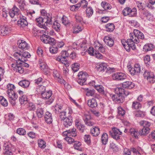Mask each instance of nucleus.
Wrapping results in <instances>:
<instances>
[{
    "label": "nucleus",
    "instance_id": "f257e3e1",
    "mask_svg": "<svg viewBox=\"0 0 155 155\" xmlns=\"http://www.w3.org/2000/svg\"><path fill=\"white\" fill-rule=\"evenodd\" d=\"M130 38L128 39L124 44L122 43L124 48L127 52H129L130 49L135 50L136 49L135 43H139L140 40H143L144 38L143 34L136 29L134 30L133 33H130Z\"/></svg>",
    "mask_w": 155,
    "mask_h": 155
},
{
    "label": "nucleus",
    "instance_id": "f03ea898",
    "mask_svg": "<svg viewBox=\"0 0 155 155\" xmlns=\"http://www.w3.org/2000/svg\"><path fill=\"white\" fill-rule=\"evenodd\" d=\"M14 57L18 61L21 62L26 61L27 60V58H29L30 54L27 51L23 50L22 52L20 51L19 53L15 52L13 54Z\"/></svg>",
    "mask_w": 155,
    "mask_h": 155
},
{
    "label": "nucleus",
    "instance_id": "7ed1b4c3",
    "mask_svg": "<svg viewBox=\"0 0 155 155\" xmlns=\"http://www.w3.org/2000/svg\"><path fill=\"white\" fill-rule=\"evenodd\" d=\"M12 62L11 63V66L12 69L14 71L19 72L20 74H22L24 72V69L21 66V63L19 62L18 61L15 60L13 59L11 60Z\"/></svg>",
    "mask_w": 155,
    "mask_h": 155
},
{
    "label": "nucleus",
    "instance_id": "20e7f679",
    "mask_svg": "<svg viewBox=\"0 0 155 155\" xmlns=\"http://www.w3.org/2000/svg\"><path fill=\"white\" fill-rule=\"evenodd\" d=\"M41 40L44 43L48 44L51 45H55L56 42L55 39L51 38L48 35L43 34L40 37Z\"/></svg>",
    "mask_w": 155,
    "mask_h": 155
},
{
    "label": "nucleus",
    "instance_id": "39448f33",
    "mask_svg": "<svg viewBox=\"0 0 155 155\" xmlns=\"http://www.w3.org/2000/svg\"><path fill=\"white\" fill-rule=\"evenodd\" d=\"M114 94L111 96L112 100L116 103L120 104L123 103L124 101V97L120 94L115 92Z\"/></svg>",
    "mask_w": 155,
    "mask_h": 155
},
{
    "label": "nucleus",
    "instance_id": "423d86ee",
    "mask_svg": "<svg viewBox=\"0 0 155 155\" xmlns=\"http://www.w3.org/2000/svg\"><path fill=\"white\" fill-rule=\"evenodd\" d=\"M110 135L112 137L117 140L120 139V135L122 134V133L120 131L119 129L114 127L112 128V130L109 131Z\"/></svg>",
    "mask_w": 155,
    "mask_h": 155
},
{
    "label": "nucleus",
    "instance_id": "0eeeda50",
    "mask_svg": "<svg viewBox=\"0 0 155 155\" xmlns=\"http://www.w3.org/2000/svg\"><path fill=\"white\" fill-rule=\"evenodd\" d=\"M143 75L144 78L150 83H153L155 82V75L153 72L145 71Z\"/></svg>",
    "mask_w": 155,
    "mask_h": 155
},
{
    "label": "nucleus",
    "instance_id": "6e6552de",
    "mask_svg": "<svg viewBox=\"0 0 155 155\" xmlns=\"http://www.w3.org/2000/svg\"><path fill=\"white\" fill-rule=\"evenodd\" d=\"M52 92L51 90L47 91H45V92L41 93V96L43 99L45 100L48 99V104H50L52 103L54 99L51 97Z\"/></svg>",
    "mask_w": 155,
    "mask_h": 155
},
{
    "label": "nucleus",
    "instance_id": "1a4fd4ad",
    "mask_svg": "<svg viewBox=\"0 0 155 155\" xmlns=\"http://www.w3.org/2000/svg\"><path fill=\"white\" fill-rule=\"evenodd\" d=\"M112 79L117 81H122L126 79L127 76L125 74L122 72H118L112 75Z\"/></svg>",
    "mask_w": 155,
    "mask_h": 155
},
{
    "label": "nucleus",
    "instance_id": "9d476101",
    "mask_svg": "<svg viewBox=\"0 0 155 155\" xmlns=\"http://www.w3.org/2000/svg\"><path fill=\"white\" fill-rule=\"evenodd\" d=\"M44 20H39L37 21L39 27L43 28L46 30L44 31V32L45 33H48V31L47 30V28L45 25H47L48 22L50 24L51 22V20H47L46 21H44Z\"/></svg>",
    "mask_w": 155,
    "mask_h": 155
},
{
    "label": "nucleus",
    "instance_id": "9b49d317",
    "mask_svg": "<svg viewBox=\"0 0 155 155\" xmlns=\"http://www.w3.org/2000/svg\"><path fill=\"white\" fill-rule=\"evenodd\" d=\"M63 135L64 136H72V137H75L77 135L76 129L75 128L73 127L69 130H67L64 131L63 133Z\"/></svg>",
    "mask_w": 155,
    "mask_h": 155
},
{
    "label": "nucleus",
    "instance_id": "f8f14e48",
    "mask_svg": "<svg viewBox=\"0 0 155 155\" xmlns=\"http://www.w3.org/2000/svg\"><path fill=\"white\" fill-rule=\"evenodd\" d=\"M12 29L9 26H0V35L2 36H5L7 35L10 32Z\"/></svg>",
    "mask_w": 155,
    "mask_h": 155
},
{
    "label": "nucleus",
    "instance_id": "ddd939ff",
    "mask_svg": "<svg viewBox=\"0 0 155 155\" xmlns=\"http://www.w3.org/2000/svg\"><path fill=\"white\" fill-rule=\"evenodd\" d=\"M97 70L99 72H107L108 71H109L110 67L107 66L105 63H102L97 66Z\"/></svg>",
    "mask_w": 155,
    "mask_h": 155
},
{
    "label": "nucleus",
    "instance_id": "4468645a",
    "mask_svg": "<svg viewBox=\"0 0 155 155\" xmlns=\"http://www.w3.org/2000/svg\"><path fill=\"white\" fill-rule=\"evenodd\" d=\"M41 16L39 18H36L35 19H38L39 18H42V19H51V16L49 14H47L46 11L44 9H42L41 11Z\"/></svg>",
    "mask_w": 155,
    "mask_h": 155
},
{
    "label": "nucleus",
    "instance_id": "2eb2a0df",
    "mask_svg": "<svg viewBox=\"0 0 155 155\" xmlns=\"http://www.w3.org/2000/svg\"><path fill=\"white\" fill-rule=\"evenodd\" d=\"M7 93L8 94V97L10 100H13L15 101L18 97V96L13 91H7Z\"/></svg>",
    "mask_w": 155,
    "mask_h": 155
},
{
    "label": "nucleus",
    "instance_id": "dca6fc26",
    "mask_svg": "<svg viewBox=\"0 0 155 155\" xmlns=\"http://www.w3.org/2000/svg\"><path fill=\"white\" fill-rule=\"evenodd\" d=\"M104 41L105 43L110 47H112L114 44V41L113 38L109 36L104 37Z\"/></svg>",
    "mask_w": 155,
    "mask_h": 155
},
{
    "label": "nucleus",
    "instance_id": "f3484780",
    "mask_svg": "<svg viewBox=\"0 0 155 155\" xmlns=\"http://www.w3.org/2000/svg\"><path fill=\"white\" fill-rule=\"evenodd\" d=\"M72 120L71 116L68 115V117L63 120V124L65 127H68L72 124Z\"/></svg>",
    "mask_w": 155,
    "mask_h": 155
},
{
    "label": "nucleus",
    "instance_id": "a211bd4d",
    "mask_svg": "<svg viewBox=\"0 0 155 155\" xmlns=\"http://www.w3.org/2000/svg\"><path fill=\"white\" fill-rule=\"evenodd\" d=\"M69 56V54L65 51H62L61 53V55L58 56L56 59L58 61H62L63 60L66 59V58Z\"/></svg>",
    "mask_w": 155,
    "mask_h": 155
},
{
    "label": "nucleus",
    "instance_id": "6ab92c4d",
    "mask_svg": "<svg viewBox=\"0 0 155 155\" xmlns=\"http://www.w3.org/2000/svg\"><path fill=\"white\" fill-rule=\"evenodd\" d=\"M114 92L119 93L122 95L127 96L130 94V93L121 87H117L114 89Z\"/></svg>",
    "mask_w": 155,
    "mask_h": 155
},
{
    "label": "nucleus",
    "instance_id": "aec40b11",
    "mask_svg": "<svg viewBox=\"0 0 155 155\" xmlns=\"http://www.w3.org/2000/svg\"><path fill=\"white\" fill-rule=\"evenodd\" d=\"M19 9L15 6L14 7L12 10L9 11V14L12 18L17 16L18 14Z\"/></svg>",
    "mask_w": 155,
    "mask_h": 155
},
{
    "label": "nucleus",
    "instance_id": "412c9836",
    "mask_svg": "<svg viewBox=\"0 0 155 155\" xmlns=\"http://www.w3.org/2000/svg\"><path fill=\"white\" fill-rule=\"evenodd\" d=\"M95 88L101 94L104 96H107V92L104 90V88L102 85H97L95 86Z\"/></svg>",
    "mask_w": 155,
    "mask_h": 155
},
{
    "label": "nucleus",
    "instance_id": "4be33fe9",
    "mask_svg": "<svg viewBox=\"0 0 155 155\" xmlns=\"http://www.w3.org/2000/svg\"><path fill=\"white\" fill-rule=\"evenodd\" d=\"M45 119L46 123L50 124L52 122V114L48 111H47L45 113Z\"/></svg>",
    "mask_w": 155,
    "mask_h": 155
},
{
    "label": "nucleus",
    "instance_id": "5701e85b",
    "mask_svg": "<svg viewBox=\"0 0 155 155\" xmlns=\"http://www.w3.org/2000/svg\"><path fill=\"white\" fill-rule=\"evenodd\" d=\"M140 65L138 64H135L134 67L132 68L130 70V72L131 75H134L136 73H140Z\"/></svg>",
    "mask_w": 155,
    "mask_h": 155
},
{
    "label": "nucleus",
    "instance_id": "b1692460",
    "mask_svg": "<svg viewBox=\"0 0 155 155\" xmlns=\"http://www.w3.org/2000/svg\"><path fill=\"white\" fill-rule=\"evenodd\" d=\"M19 48L21 49H28V44L23 40H19L17 42Z\"/></svg>",
    "mask_w": 155,
    "mask_h": 155
},
{
    "label": "nucleus",
    "instance_id": "393cba45",
    "mask_svg": "<svg viewBox=\"0 0 155 155\" xmlns=\"http://www.w3.org/2000/svg\"><path fill=\"white\" fill-rule=\"evenodd\" d=\"M134 84L130 81H126L122 83V87L125 88H128L130 89L134 87Z\"/></svg>",
    "mask_w": 155,
    "mask_h": 155
},
{
    "label": "nucleus",
    "instance_id": "a878e982",
    "mask_svg": "<svg viewBox=\"0 0 155 155\" xmlns=\"http://www.w3.org/2000/svg\"><path fill=\"white\" fill-rule=\"evenodd\" d=\"M75 122V125L77 128L81 132H83L85 129L84 126L81 124L78 120H76Z\"/></svg>",
    "mask_w": 155,
    "mask_h": 155
},
{
    "label": "nucleus",
    "instance_id": "bb28decb",
    "mask_svg": "<svg viewBox=\"0 0 155 155\" xmlns=\"http://www.w3.org/2000/svg\"><path fill=\"white\" fill-rule=\"evenodd\" d=\"M87 104L88 106L91 108H94L97 107V104L95 99L92 98L88 101Z\"/></svg>",
    "mask_w": 155,
    "mask_h": 155
},
{
    "label": "nucleus",
    "instance_id": "cd10ccee",
    "mask_svg": "<svg viewBox=\"0 0 155 155\" xmlns=\"http://www.w3.org/2000/svg\"><path fill=\"white\" fill-rule=\"evenodd\" d=\"M44 109L42 107H38L35 112L38 117L39 118H41L44 116Z\"/></svg>",
    "mask_w": 155,
    "mask_h": 155
},
{
    "label": "nucleus",
    "instance_id": "c85d7f7f",
    "mask_svg": "<svg viewBox=\"0 0 155 155\" xmlns=\"http://www.w3.org/2000/svg\"><path fill=\"white\" fill-rule=\"evenodd\" d=\"M30 84L29 81L25 80L21 81L18 83V84L20 86L24 88L28 87Z\"/></svg>",
    "mask_w": 155,
    "mask_h": 155
},
{
    "label": "nucleus",
    "instance_id": "c756f323",
    "mask_svg": "<svg viewBox=\"0 0 155 155\" xmlns=\"http://www.w3.org/2000/svg\"><path fill=\"white\" fill-rule=\"evenodd\" d=\"M154 48V46L152 44H147L144 46L143 50L145 52H147L151 50Z\"/></svg>",
    "mask_w": 155,
    "mask_h": 155
},
{
    "label": "nucleus",
    "instance_id": "7c9ffc66",
    "mask_svg": "<svg viewBox=\"0 0 155 155\" xmlns=\"http://www.w3.org/2000/svg\"><path fill=\"white\" fill-rule=\"evenodd\" d=\"M55 110L56 114H58L59 113L64 110V105L62 104L58 103L55 106Z\"/></svg>",
    "mask_w": 155,
    "mask_h": 155
},
{
    "label": "nucleus",
    "instance_id": "2f4dec72",
    "mask_svg": "<svg viewBox=\"0 0 155 155\" xmlns=\"http://www.w3.org/2000/svg\"><path fill=\"white\" fill-rule=\"evenodd\" d=\"M91 132L93 136H97L100 133V129L98 127H95L91 129Z\"/></svg>",
    "mask_w": 155,
    "mask_h": 155
},
{
    "label": "nucleus",
    "instance_id": "473e14b6",
    "mask_svg": "<svg viewBox=\"0 0 155 155\" xmlns=\"http://www.w3.org/2000/svg\"><path fill=\"white\" fill-rule=\"evenodd\" d=\"M52 27L57 32H58L60 31L61 25L58 22V20H55L54 22Z\"/></svg>",
    "mask_w": 155,
    "mask_h": 155
},
{
    "label": "nucleus",
    "instance_id": "72a5a7b5",
    "mask_svg": "<svg viewBox=\"0 0 155 155\" xmlns=\"http://www.w3.org/2000/svg\"><path fill=\"white\" fill-rule=\"evenodd\" d=\"M19 101L21 104H25L28 102V99L25 95L19 97Z\"/></svg>",
    "mask_w": 155,
    "mask_h": 155
},
{
    "label": "nucleus",
    "instance_id": "f704fd0d",
    "mask_svg": "<svg viewBox=\"0 0 155 155\" xmlns=\"http://www.w3.org/2000/svg\"><path fill=\"white\" fill-rule=\"evenodd\" d=\"M101 5L105 10L110 9L112 8L111 5L105 2H102Z\"/></svg>",
    "mask_w": 155,
    "mask_h": 155
},
{
    "label": "nucleus",
    "instance_id": "c9c22d12",
    "mask_svg": "<svg viewBox=\"0 0 155 155\" xmlns=\"http://www.w3.org/2000/svg\"><path fill=\"white\" fill-rule=\"evenodd\" d=\"M131 135L133 137H134L136 138H137L138 137V136L140 134L139 132L137 131L135 129H131L129 130Z\"/></svg>",
    "mask_w": 155,
    "mask_h": 155
},
{
    "label": "nucleus",
    "instance_id": "e433bc0d",
    "mask_svg": "<svg viewBox=\"0 0 155 155\" xmlns=\"http://www.w3.org/2000/svg\"><path fill=\"white\" fill-rule=\"evenodd\" d=\"M150 128L149 127L145 128L143 127V128L139 131V133L141 135H146L149 133Z\"/></svg>",
    "mask_w": 155,
    "mask_h": 155
},
{
    "label": "nucleus",
    "instance_id": "4c0bfd02",
    "mask_svg": "<svg viewBox=\"0 0 155 155\" xmlns=\"http://www.w3.org/2000/svg\"><path fill=\"white\" fill-rule=\"evenodd\" d=\"M78 78L82 79L83 80H87V77H88L87 73L83 72H80L78 75Z\"/></svg>",
    "mask_w": 155,
    "mask_h": 155
},
{
    "label": "nucleus",
    "instance_id": "58836bf2",
    "mask_svg": "<svg viewBox=\"0 0 155 155\" xmlns=\"http://www.w3.org/2000/svg\"><path fill=\"white\" fill-rule=\"evenodd\" d=\"M108 139V135L106 133L103 134L101 136V141L102 143L104 145L107 144Z\"/></svg>",
    "mask_w": 155,
    "mask_h": 155
},
{
    "label": "nucleus",
    "instance_id": "ea45409f",
    "mask_svg": "<svg viewBox=\"0 0 155 155\" xmlns=\"http://www.w3.org/2000/svg\"><path fill=\"white\" fill-rule=\"evenodd\" d=\"M106 30L108 31H112L114 29V26L112 23H108L106 25Z\"/></svg>",
    "mask_w": 155,
    "mask_h": 155
},
{
    "label": "nucleus",
    "instance_id": "a19ab883",
    "mask_svg": "<svg viewBox=\"0 0 155 155\" xmlns=\"http://www.w3.org/2000/svg\"><path fill=\"white\" fill-rule=\"evenodd\" d=\"M139 123L141 126H143V127H145V128L149 127L151 125L150 122L145 120L141 121Z\"/></svg>",
    "mask_w": 155,
    "mask_h": 155
},
{
    "label": "nucleus",
    "instance_id": "79ce46f5",
    "mask_svg": "<svg viewBox=\"0 0 155 155\" xmlns=\"http://www.w3.org/2000/svg\"><path fill=\"white\" fill-rule=\"evenodd\" d=\"M141 105L140 103L137 101L133 102L132 108L135 109H137L141 107Z\"/></svg>",
    "mask_w": 155,
    "mask_h": 155
},
{
    "label": "nucleus",
    "instance_id": "37998d69",
    "mask_svg": "<svg viewBox=\"0 0 155 155\" xmlns=\"http://www.w3.org/2000/svg\"><path fill=\"white\" fill-rule=\"evenodd\" d=\"M18 25L20 27H23L28 25L27 20H18Z\"/></svg>",
    "mask_w": 155,
    "mask_h": 155
},
{
    "label": "nucleus",
    "instance_id": "c03bdc74",
    "mask_svg": "<svg viewBox=\"0 0 155 155\" xmlns=\"http://www.w3.org/2000/svg\"><path fill=\"white\" fill-rule=\"evenodd\" d=\"M86 11V15L88 18H89L91 16L93 13V9L91 7H89L87 8Z\"/></svg>",
    "mask_w": 155,
    "mask_h": 155
},
{
    "label": "nucleus",
    "instance_id": "a18cd8bd",
    "mask_svg": "<svg viewBox=\"0 0 155 155\" xmlns=\"http://www.w3.org/2000/svg\"><path fill=\"white\" fill-rule=\"evenodd\" d=\"M85 91L86 92V95L87 96H94V95L95 91L94 90L87 88L85 90Z\"/></svg>",
    "mask_w": 155,
    "mask_h": 155
},
{
    "label": "nucleus",
    "instance_id": "49530a36",
    "mask_svg": "<svg viewBox=\"0 0 155 155\" xmlns=\"http://www.w3.org/2000/svg\"><path fill=\"white\" fill-rule=\"evenodd\" d=\"M16 133L20 135H24L26 134L25 129L23 128H19L17 129L16 130Z\"/></svg>",
    "mask_w": 155,
    "mask_h": 155
},
{
    "label": "nucleus",
    "instance_id": "de8ad7c7",
    "mask_svg": "<svg viewBox=\"0 0 155 155\" xmlns=\"http://www.w3.org/2000/svg\"><path fill=\"white\" fill-rule=\"evenodd\" d=\"M28 108L30 111H34L35 110L36 107L35 105L33 103H29L28 104Z\"/></svg>",
    "mask_w": 155,
    "mask_h": 155
},
{
    "label": "nucleus",
    "instance_id": "09e8293b",
    "mask_svg": "<svg viewBox=\"0 0 155 155\" xmlns=\"http://www.w3.org/2000/svg\"><path fill=\"white\" fill-rule=\"evenodd\" d=\"M38 145L42 149L45 148L46 146L45 142L42 139L38 140Z\"/></svg>",
    "mask_w": 155,
    "mask_h": 155
},
{
    "label": "nucleus",
    "instance_id": "8fccbe9b",
    "mask_svg": "<svg viewBox=\"0 0 155 155\" xmlns=\"http://www.w3.org/2000/svg\"><path fill=\"white\" fill-rule=\"evenodd\" d=\"M18 2L19 4V7L21 10L24 9L25 4L24 0H18Z\"/></svg>",
    "mask_w": 155,
    "mask_h": 155
},
{
    "label": "nucleus",
    "instance_id": "3c124183",
    "mask_svg": "<svg viewBox=\"0 0 155 155\" xmlns=\"http://www.w3.org/2000/svg\"><path fill=\"white\" fill-rule=\"evenodd\" d=\"M80 64L78 63H75L72 65V69L74 72L77 71L79 69Z\"/></svg>",
    "mask_w": 155,
    "mask_h": 155
},
{
    "label": "nucleus",
    "instance_id": "603ef678",
    "mask_svg": "<svg viewBox=\"0 0 155 155\" xmlns=\"http://www.w3.org/2000/svg\"><path fill=\"white\" fill-rule=\"evenodd\" d=\"M82 30V28L81 26L78 25L75 27L74 28L73 33L74 34H77Z\"/></svg>",
    "mask_w": 155,
    "mask_h": 155
},
{
    "label": "nucleus",
    "instance_id": "864d4df0",
    "mask_svg": "<svg viewBox=\"0 0 155 155\" xmlns=\"http://www.w3.org/2000/svg\"><path fill=\"white\" fill-rule=\"evenodd\" d=\"M0 102L1 104L3 106H7L8 105L7 101L2 96H0Z\"/></svg>",
    "mask_w": 155,
    "mask_h": 155
},
{
    "label": "nucleus",
    "instance_id": "5fc2aeb1",
    "mask_svg": "<svg viewBox=\"0 0 155 155\" xmlns=\"http://www.w3.org/2000/svg\"><path fill=\"white\" fill-rule=\"evenodd\" d=\"M59 113V115L61 120H63L66 118L68 117V115H66V111H61Z\"/></svg>",
    "mask_w": 155,
    "mask_h": 155
},
{
    "label": "nucleus",
    "instance_id": "6e6d98bb",
    "mask_svg": "<svg viewBox=\"0 0 155 155\" xmlns=\"http://www.w3.org/2000/svg\"><path fill=\"white\" fill-rule=\"evenodd\" d=\"M137 10L136 8H134L132 9L130 8V14H129V17H134L137 15Z\"/></svg>",
    "mask_w": 155,
    "mask_h": 155
},
{
    "label": "nucleus",
    "instance_id": "4d7b16f0",
    "mask_svg": "<svg viewBox=\"0 0 155 155\" xmlns=\"http://www.w3.org/2000/svg\"><path fill=\"white\" fill-rule=\"evenodd\" d=\"M136 4L137 5V7L139 10H143L145 8L144 4L139 1H137Z\"/></svg>",
    "mask_w": 155,
    "mask_h": 155
},
{
    "label": "nucleus",
    "instance_id": "13d9d810",
    "mask_svg": "<svg viewBox=\"0 0 155 155\" xmlns=\"http://www.w3.org/2000/svg\"><path fill=\"white\" fill-rule=\"evenodd\" d=\"M45 90L46 87L42 85L40 86L37 88V91L39 93H41V95L42 93L44 92L45 91H46Z\"/></svg>",
    "mask_w": 155,
    "mask_h": 155
},
{
    "label": "nucleus",
    "instance_id": "bf43d9fd",
    "mask_svg": "<svg viewBox=\"0 0 155 155\" xmlns=\"http://www.w3.org/2000/svg\"><path fill=\"white\" fill-rule=\"evenodd\" d=\"M130 8H126L123 11V14L124 16L128 15L129 16Z\"/></svg>",
    "mask_w": 155,
    "mask_h": 155
},
{
    "label": "nucleus",
    "instance_id": "052dcab7",
    "mask_svg": "<svg viewBox=\"0 0 155 155\" xmlns=\"http://www.w3.org/2000/svg\"><path fill=\"white\" fill-rule=\"evenodd\" d=\"M110 147L114 151L117 152L118 150V147L113 142L110 143Z\"/></svg>",
    "mask_w": 155,
    "mask_h": 155
},
{
    "label": "nucleus",
    "instance_id": "680f3d73",
    "mask_svg": "<svg viewBox=\"0 0 155 155\" xmlns=\"http://www.w3.org/2000/svg\"><path fill=\"white\" fill-rule=\"evenodd\" d=\"M129 22L131 24L132 26L137 27L140 26V24L138 22L136 21L135 20H131Z\"/></svg>",
    "mask_w": 155,
    "mask_h": 155
},
{
    "label": "nucleus",
    "instance_id": "e2e57ef3",
    "mask_svg": "<svg viewBox=\"0 0 155 155\" xmlns=\"http://www.w3.org/2000/svg\"><path fill=\"white\" fill-rule=\"evenodd\" d=\"M58 48L57 47H54L52 46L49 48V51L50 52L53 54H55L58 51Z\"/></svg>",
    "mask_w": 155,
    "mask_h": 155
},
{
    "label": "nucleus",
    "instance_id": "0e129e2a",
    "mask_svg": "<svg viewBox=\"0 0 155 155\" xmlns=\"http://www.w3.org/2000/svg\"><path fill=\"white\" fill-rule=\"evenodd\" d=\"M88 54L91 56H94L95 51L93 47H90L88 49Z\"/></svg>",
    "mask_w": 155,
    "mask_h": 155
},
{
    "label": "nucleus",
    "instance_id": "69168bd1",
    "mask_svg": "<svg viewBox=\"0 0 155 155\" xmlns=\"http://www.w3.org/2000/svg\"><path fill=\"white\" fill-rule=\"evenodd\" d=\"M118 109V113L119 115L123 116L125 114V111L122 108L119 107Z\"/></svg>",
    "mask_w": 155,
    "mask_h": 155
},
{
    "label": "nucleus",
    "instance_id": "338daca9",
    "mask_svg": "<svg viewBox=\"0 0 155 155\" xmlns=\"http://www.w3.org/2000/svg\"><path fill=\"white\" fill-rule=\"evenodd\" d=\"M64 139L69 144L72 143L74 141V139L69 136H67L64 138Z\"/></svg>",
    "mask_w": 155,
    "mask_h": 155
},
{
    "label": "nucleus",
    "instance_id": "774afa93",
    "mask_svg": "<svg viewBox=\"0 0 155 155\" xmlns=\"http://www.w3.org/2000/svg\"><path fill=\"white\" fill-rule=\"evenodd\" d=\"M84 140L87 143H91L90 135H85L84 137Z\"/></svg>",
    "mask_w": 155,
    "mask_h": 155
}]
</instances>
